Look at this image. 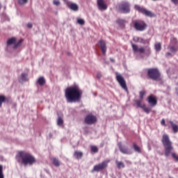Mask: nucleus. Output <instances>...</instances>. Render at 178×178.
Segmentation results:
<instances>
[{"mask_svg": "<svg viewBox=\"0 0 178 178\" xmlns=\"http://www.w3.org/2000/svg\"><path fill=\"white\" fill-rule=\"evenodd\" d=\"M110 60H111V62H115V59H113V58H110Z\"/></svg>", "mask_w": 178, "mask_h": 178, "instance_id": "nucleus-43", "label": "nucleus"}, {"mask_svg": "<svg viewBox=\"0 0 178 178\" xmlns=\"http://www.w3.org/2000/svg\"><path fill=\"white\" fill-rule=\"evenodd\" d=\"M115 163L117 165L118 169H122L125 168L124 163L122 161H119L118 160L115 161Z\"/></svg>", "mask_w": 178, "mask_h": 178, "instance_id": "nucleus-24", "label": "nucleus"}, {"mask_svg": "<svg viewBox=\"0 0 178 178\" xmlns=\"http://www.w3.org/2000/svg\"><path fill=\"white\" fill-rule=\"evenodd\" d=\"M134 149L136 152H138V154H141V148L135 143H133Z\"/></svg>", "mask_w": 178, "mask_h": 178, "instance_id": "nucleus-26", "label": "nucleus"}, {"mask_svg": "<svg viewBox=\"0 0 178 178\" xmlns=\"http://www.w3.org/2000/svg\"><path fill=\"white\" fill-rule=\"evenodd\" d=\"M65 4L67 8L74 12H77L79 10V5L76 3H72L70 1H66Z\"/></svg>", "mask_w": 178, "mask_h": 178, "instance_id": "nucleus-16", "label": "nucleus"}, {"mask_svg": "<svg viewBox=\"0 0 178 178\" xmlns=\"http://www.w3.org/2000/svg\"><path fill=\"white\" fill-rule=\"evenodd\" d=\"M63 1L65 2V3H66V2L68 1L67 0H63Z\"/></svg>", "mask_w": 178, "mask_h": 178, "instance_id": "nucleus-44", "label": "nucleus"}, {"mask_svg": "<svg viewBox=\"0 0 178 178\" xmlns=\"http://www.w3.org/2000/svg\"><path fill=\"white\" fill-rule=\"evenodd\" d=\"M132 49L134 52H139V54H145L146 56H149L151 55V48L149 47H146L145 49L144 47L138 48V46L135 44H131Z\"/></svg>", "mask_w": 178, "mask_h": 178, "instance_id": "nucleus-5", "label": "nucleus"}, {"mask_svg": "<svg viewBox=\"0 0 178 178\" xmlns=\"http://www.w3.org/2000/svg\"><path fill=\"white\" fill-rule=\"evenodd\" d=\"M24 41V40L23 39H20L19 40H18L13 46V49H17V48H19V47H22V44H23V42Z\"/></svg>", "mask_w": 178, "mask_h": 178, "instance_id": "nucleus-22", "label": "nucleus"}, {"mask_svg": "<svg viewBox=\"0 0 178 178\" xmlns=\"http://www.w3.org/2000/svg\"><path fill=\"white\" fill-rule=\"evenodd\" d=\"M57 125L60 127H63V117L59 116L57 119Z\"/></svg>", "mask_w": 178, "mask_h": 178, "instance_id": "nucleus-25", "label": "nucleus"}, {"mask_svg": "<svg viewBox=\"0 0 178 178\" xmlns=\"http://www.w3.org/2000/svg\"><path fill=\"white\" fill-rule=\"evenodd\" d=\"M53 3L55 6H59L60 5V1L59 0H54Z\"/></svg>", "mask_w": 178, "mask_h": 178, "instance_id": "nucleus-37", "label": "nucleus"}, {"mask_svg": "<svg viewBox=\"0 0 178 178\" xmlns=\"http://www.w3.org/2000/svg\"><path fill=\"white\" fill-rule=\"evenodd\" d=\"M177 85H178V82H177Z\"/></svg>", "mask_w": 178, "mask_h": 178, "instance_id": "nucleus-45", "label": "nucleus"}, {"mask_svg": "<svg viewBox=\"0 0 178 178\" xmlns=\"http://www.w3.org/2000/svg\"><path fill=\"white\" fill-rule=\"evenodd\" d=\"M38 83L39 86H44V84H45V79H44L42 76H40L38 80Z\"/></svg>", "mask_w": 178, "mask_h": 178, "instance_id": "nucleus-29", "label": "nucleus"}, {"mask_svg": "<svg viewBox=\"0 0 178 178\" xmlns=\"http://www.w3.org/2000/svg\"><path fill=\"white\" fill-rule=\"evenodd\" d=\"M17 1H18V3L20 6L26 5V3H27V2H29V0H17Z\"/></svg>", "mask_w": 178, "mask_h": 178, "instance_id": "nucleus-36", "label": "nucleus"}, {"mask_svg": "<svg viewBox=\"0 0 178 178\" xmlns=\"http://www.w3.org/2000/svg\"><path fill=\"white\" fill-rule=\"evenodd\" d=\"M16 38H11L7 40V45H12L13 44H15Z\"/></svg>", "mask_w": 178, "mask_h": 178, "instance_id": "nucleus-28", "label": "nucleus"}, {"mask_svg": "<svg viewBox=\"0 0 178 178\" xmlns=\"http://www.w3.org/2000/svg\"><path fill=\"white\" fill-rule=\"evenodd\" d=\"M161 143L164 147V155L168 158L170 155L172 156V158L175 160V162H178V154L172 152L173 151V144L172 141H170V138L169 136L167 134H163L161 138Z\"/></svg>", "mask_w": 178, "mask_h": 178, "instance_id": "nucleus-2", "label": "nucleus"}, {"mask_svg": "<svg viewBox=\"0 0 178 178\" xmlns=\"http://www.w3.org/2000/svg\"><path fill=\"white\" fill-rule=\"evenodd\" d=\"M170 124L171 125V127L172 129L173 133L176 134V133H178V125L177 124H175L173 121H169Z\"/></svg>", "mask_w": 178, "mask_h": 178, "instance_id": "nucleus-18", "label": "nucleus"}, {"mask_svg": "<svg viewBox=\"0 0 178 178\" xmlns=\"http://www.w3.org/2000/svg\"><path fill=\"white\" fill-rule=\"evenodd\" d=\"M115 74H116L115 79L118 83H119L120 87H122V88H123V90H124L125 91H129L124 77H123L122 74H118V72H116Z\"/></svg>", "mask_w": 178, "mask_h": 178, "instance_id": "nucleus-8", "label": "nucleus"}, {"mask_svg": "<svg viewBox=\"0 0 178 178\" xmlns=\"http://www.w3.org/2000/svg\"><path fill=\"white\" fill-rule=\"evenodd\" d=\"M0 178H5L3 175V166L2 165H0Z\"/></svg>", "mask_w": 178, "mask_h": 178, "instance_id": "nucleus-35", "label": "nucleus"}, {"mask_svg": "<svg viewBox=\"0 0 178 178\" xmlns=\"http://www.w3.org/2000/svg\"><path fill=\"white\" fill-rule=\"evenodd\" d=\"M85 123L86 124H94V123H97V117L93 115H88L85 118Z\"/></svg>", "mask_w": 178, "mask_h": 178, "instance_id": "nucleus-12", "label": "nucleus"}, {"mask_svg": "<svg viewBox=\"0 0 178 178\" xmlns=\"http://www.w3.org/2000/svg\"><path fill=\"white\" fill-rule=\"evenodd\" d=\"M141 102H143V100H141V99L140 100H138V99L135 100V103L136 104L138 108H141L144 111V112L145 113H147V115H148L149 113V112H151V108L146 107L145 104L141 105Z\"/></svg>", "mask_w": 178, "mask_h": 178, "instance_id": "nucleus-14", "label": "nucleus"}, {"mask_svg": "<svg viewBox=\"0 0 178 178\" xmlns=\"http://www.w3.org/2000/svg\"><path fill=\"white\" fill-rule=\"evenodd\" d=\"M111 162L109 160H106L102 161V163L95 165L92 170H91L92 173H94V172H101L102 170H104V169H106L108 168V164Z\"/></svg>", "mask_w": 178, "mask_h": 178, "instance_id": "nucleus-6", "label": "nucleus"}, {"mask_svg": "<svg viewBox=\"0 0 178 178\" xmlns=\"http://www.w3.org/2000/svg\"><path fill=\"white\" fill-rule=\"evenodd\" d=\"M118 9L122 13H130V4L127 1H122L118 6Z\"/></svg>", "mask_w": 178, "mask_h": 178, "instance_id": "nucleus-10", "label": "nucleus"}, {"mask_svg": "<svg viewBox=\"0 0 178 178\" xmlns=\"http://www.w3.org/2000/svg\"><path fill=\"white\" fill-rule=\"evenodd\" d=\"M147 76L153 81H162V75H161V72L158 68H149Z\"/></svg>", "mask_w": 178, "mask_h": 178, "instance_id": "nucleus-4", "label": "nucleus"}, {"mask_svg": "<svg viewBox=\"0 0 178 178\" xmlns=\"http://www.w3.org/2000/svg\"><path fill=\"white\" fill-rule=\"evenodd\" d=\"M97 79H101V77H102V74H101V73L98 72L97 74Z\"/></svg>", "mask_w": 178, "mask_h": 178, "instance_id": "nucleus-42", "label": "nucleus"}, {"mask_svg": "<svg viewBox=\"0 0 178 178\" xmlns=\"http://www.w3.org/2000/svg\"><path fill=\"white\" fill-rule=\"evenodd\" d=\"M6 102V97L0 95V108H2V104Z\"/></svg>", "mask_w": 178, "mask_h": 178, "instance_id": "nucleus-30", "label": "nucleus"}, {"mask_svg": "<svg viewBox=\"0 0 178 178\" xmlns=\"http://www.w3.org/2000/svg\"><path fill=\"white\" fill-rule=\"evenodd\" d=\"M90 149L92 152H94L95 154H97V152H98V147L97 146H90Z\"/></svg>", "mask_w": 178, "mask_h": 178, "instance_id": "nucleus-33", "label": "nucleus"}, {"mask_svg": "<svg viewBox=\"0 0 178 178\" xmlns=\"http://www.w3.org/2000/svg\"><path fill=\"white\" fill-rule=\"evenodd\" d=\"M165 56L166 58H168V56H173V54H172V52H167L165 54Z\"/></svg>", "mask_w": 178, "mask_h": 178, "instance_id": "nucleus-39", "label": "nucleus"}, {"mask_svg": "<svg viewBox=\"0 0 178 178\" xmlns=\"http://www.w3.org/2000/svg\"><path fill=\"white\" fill-rule=\"evenodd\" d=\"M118 147L122 154H124L125 155H131V154H133V151H131V149H128L127 147L122 145L121 143H118Z\"/></svg>", "mask_w": 178, "mask_h": 178, "instance_id": "nucleus-13", "label": "nucleus"}, {"mask_svg": "<svg viewBox=\"0 0 178 178\" xmlns=\"http://www.w3.org/2000/svg\"><path fill=\"white\" fill-rule=\"evenodd\" d=\"M145 95V90H142L139 92V98L141 101L144 99V96Z\"/></svg>", "mask_w": 178, "mask_h": 178, "instance_id": "nucleus-32", "label": "nucleus"}, {"mask_svg": "<svg viewBox=\"0 0 178 178\" xmlns=\"http://www.w3.org/2000/svg\"><path fill=\"white\" fill-rule=\"evenodd\" d=\"M51 161L56 168H59V166H60V161L58 159L54 157L51 159Z\"/></svg>", "mask_w": 178, "mask_h": 178, "instance_id": "nucleus-23", "label": "nucleus"}, {"mask_svg": "<svg viewBox=\"0 0 178 178\" xmlns=\"http://www.w3.org/2000/svg\"><path fill=\"white\" fill-rule=\"evenodd\" d=\"M27 27H28L29 29H33V24H31V23H28Z\"/></svg>", "mask_w": 178, "mask_h": 178, "instance_id": "nucleus-41", "label": "nucleus"}, {"mask_svg": "<svg viewBox=\"0 0 178 178\" xmlns=\"http://www.w3.org/2000/svg\"><path fill=\"white\" fill-rule=\"evenodd\" d=\"M83 96V90L78 86L68 87L65 89V97L67 102H79Z\"/></svg>", "mask_w": 178, "mask_h": 178, "instance_id": "nucleus-1", "label": "nucleus"}, {"mask_svg": "<svg viewBox=\"0 0 178 178\" xmlns=\"http://www.w3.org/2000/svg\"><path fill=\"white\" fill-rule=\"evenodd\" d=\"M147 99L151 108H154V106H156V105H158V99H156V97L154 96V95L148 96Z\"/></svg>", "mask_w": 178, "mask_h": 178, "instance_id": "nucleus-11", "label": "nucleus"}, {"mask_svg": "<svg viewBox=\"0 0 178 178\" xmlns=\"http://www.w3.org/2000/svg\"><path fill=\"white\" fill-rule=\"evenodd\" d=\"M134 27L136 31H144L147 29V23L143 20L135 21Z\"/></svg>", "mask_w": 178, "mask_h": 178, "instance_id": "nucleus-9", "label": "nucleus"}, {"mask_svg": "<svg viewBox=\"0 0 178 178\" xmlns=\"http://www.w3.org/2000/svg\"><path fill=\"white\" fill-rule=\"evenodd\" d=\"M168 48L172 54H176V52H177V48L175 47V46H168Z\"/></svg>", "mask_w": 178, "mask_h": 178, "instance_id": "nucleus-31", "label": "nucleus"}, {"mask_svg": "<svg viewBox=\"0 0 178 178\" xmlns=\"http://www.w3.org/2000/svg\"><path fill=\"white\" fill-rule=\"evenodd\" d=\"M16 159L19 165H23L24 166H27L28 165L31 166L37 162L34 156L24 151L19 152L16 156Z\"/></svg>", "mask_w": 178, "mask_h": 178, "instance_id": "nucleus-3", "label": "nucleus"}, {"mask_svg": "<svg viewBox=\"0 0 178 178\" xmlns=\"http://www.w3.org/2000/svg\"><path fill=\"white\" fill-rule=\"evenodd\" d=\"M29 81V79L27 78V74H26V73H22V74H21V76H20L19 79V81L20 83H22V82H23V81Z\"/></svg>", "mask_w": 178, "mask_h": 178, "instance_id": "nucleus-21", "label": "nucleus"}, {"mask_svg": "<svg viewBox=\"0 0 178 178\" xmlns=\"http://www.w3.org/2000/svg\"><path fill=\"white\" fill-rule=\"evenodd\" d=\"M116 23L120 26L121 29H124L126 26L124 24L126 23V20L122 19H118L116 20Z\"/></svg>", "mask_w": 178, "mask_h": 178, "instance_id": "nucleus-19", "label": "nucleus"}, {"mask_svg": "<svg viewBox=\"0 0 178 178\" xmlns=\"http://www.w3.org/2000/svg\"><path fill=\"white\" fill-rule=\"evenodd\" d=\"M97 6L99 10H106L108 9V5L105 3L104 0H97Z\"/></svg>", "mask_w": 178, "mask_h": 178, "instance_id": "nucleus-17", "label": "nucleus"}, {"mask_svg": "<svg viewBox=\"0 0 178 178\" xmlns=\"http://www.w3.org/2000/svg\"><path fill=\"white\" fill-rule=\"evenodd\" d=\"M83 154L82 152L75 151L74 152V156L76 159H81V158H83Z\"/></svg>", "mask_w": 178, "mask_h": 178, "instance_id": "nucleus-20", "label": "nucleus"}, {"mask_svg": "<svg viewBox=\"0 0 178 178\" xmlns=\"http://www.w3.org/2000/svg\"><path fill=\"white\" fill-rule=\"evenodd\" d=\"M154 49L157 52H159L162 49V44L161 42L156 43L154 44Z\"/></svg>", "mask_w": 178, "mask_h": 178, "instance_id": "nucleus-27", "label": "nucleus"}, {"mask_svg": "<svg viewBox=\"0 0 178 178\" xmlns=\"http://www.w3.org/2000/svg\"><path fill=\"white\" fill-rule=\"evenodd\" d=\"M171 2L175 5V6H177L178 5V0H171Z\"/></svg>", "mask_w": 178, "mask_h": 178, "instance_id": "nucleus-38", "label": "nucleus"}, {"mask_svg": "<svg viewBox=\"0 0 178 178\" xmlns=\"http://www.w3.org/2000/svg\"><path fill=\"white\" fill-rule=\"evenodd\" d=\"M134 9L137 10L139 13L144 15L145 16H147V17H154L155 14L152 13V12L147 10V8L144 7H141L138 5H135Z\"/></svg>", "mask_w": 178, "mask_h": 178, "instance_id": "nucleus-7", "label": "nucleus"}, {"mask_svg": "<svg viewBox=\"0 0 178 178\" xmlns=\"http://www.w3.org/2000/svg\"><path fill=\"white\" fill-rule=\"evenodd\" d=\"M161 124L163 125V126H166V123L165 122V119H162L161 122Z\"/></svg>", "mask_w": 178, "mask_h": 178, "instance_id": "nucleus-40", "label": "nucleus"}, {"mask_svg": "<svg viewBox=\"0 0 178 178\" xmlns=\"http://www.w3.org/2000/svg\"><path fill=\"white\" fill-rule=\"evenodd\" d=\"M97 45L100 48L102 52V54L106 55V49H107L106 42H105V40H100L98 41Z\"/></svg>", "mask_w": 178, "mask_h": 178, "instance_id": "nucleus-15", "label": "nucleus"}, {"mask_svg": "<svg viewBox=\"0 0 178 178\" xmlns=\"http://www.w3.org/2000/svg\"><path fill=\"white\" fill-rule=\"evenodd\" d=\"M78 24H80L81 26H84L86 24V21L84 19L79 18L77 19Z\"/></svg>", "mask_w": 178, "mask_h": 178, "instance_id": "nucleus-34", "label": "nucleus"}]
</instances>
